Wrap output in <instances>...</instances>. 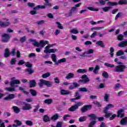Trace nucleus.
<instances>
[{
  "mask_svg": "<svg viewBox=\"0 0 127 127\" xmlns=\"http://www.w3.org/2000/svg\"><path fill=\"white\" fill-rule=\"evenodd\" d=\"M25 65L26 66V67H28V68H31L32 67V64H29V62L25 64Z\"/></svg>",
  "mask_w": 127,
  "mask_h": 127,
  "instance_id": "69168bd1",
  "label": "nucleus"
},
{
  "mask_svg": "<svg viewBox=\"0 0 127 127\" xmlns=\"http://www.w3.org/2000/svg\"><path fill=\"white\" fill-rule=\"evenodd\" d=\"M43 85H45L47 87H51L52 86V82L42 79H40V82L38 83L40 88H42Z\"/></svg>",
  "mask_w": 127,
  "mask_h": 127,
  "instance_id": "20e7f679",
  "label": "nucleus"
},
{
  "mask_svg": "<svg viewBox=\"0 0 127 127\" xmlns=\"http://www.w3.org/2000/svg\"><path fill=\"white\" fill-rule=\"evenodd\" d=\"M122 14H123L122 12H118V14L115 16V20H117L119 17H121L122 16Z\"/></svg>",
  "mask_w": 127,
  "mask_h": 127,
  "instance_id": "603ef678",
  "label": "nucleus"
},
{
  "mask_svg": "<svg viewBox=\"0 0 127 127\" xmlns=\"http://www.w3.org/2000/svg\"><path fill=\"white\" fill-rule=\"evenodd\" d=\"M118 2H112L109 1L107 2V5H108L109 6H116L118 5Z\"/></svg>",
  "mask_w": 127,
  "mask_h": 127,
  "instance_id": "4be33fe9",
  "label": "nucleus"
},
{
  "mask_svg": "<svg viewBox=\"0 0 127 127\" xmlns=\"http://www.w3.org/2000/svg\"><path fill=\"white\" fill-rule=\"evenodd\" d=\"M53 102V100L51 99H46L44 101L45 104H47L48 105H50L51 104H52Z\"/></svg>",
  "mask_w": 127,
  "mask_h": 127,
  "instance_id": "f704fd0d",
  "label": "nucleus"
},
{
  "mask_svg": "<svg viewBox=\"0 0 127 127\" xmlns=\"http://www.w3.org/2000/svg\"><path fill=\"white\" fill-rule=\"evenodd\" d=\"M104 65L106 67H110V68H113L112 69L113 71L117 73H123V72H125V70L127 68V66L124 64H120L115 66V64L105 63Z\"/></svg>",
  "mask_w": 127,
  "mask_h": 127,
  "instance_id": "f257e3e1",
  "label": "nucleus"
},
{
  "mask_svg": "<svg viewBox=\"0 0 127 127\" xmlns=\"http://www.w3.org/2000/svg\"><path fill=\"white\" fill-rule=\"evenodd\" d=\"M127 117H125V118H123L121 121L120 123L121 125L122 126H124V125H126V124H127Z\"/></svg>",
  "mask_w": 127,
  "mask_h": 127,
  "instance_id": "473e14b6",
  "label": "nucleus"
},
{
  "mask_svg": "<svg viewBox=\"0 0 127 127\" xmlns=\"http://www.w3.org/2000/svg\"><path fill=\"white\" fill-rule=\"evenodd\" d=\"M25 71L28 73L29 75H31V74H33V73H34V70L31 68H26L25 69Z\"/></svg>",
  "mask_w": 127,
  "mask_h": 127,
  "instance_id": "412c9836",
  "label": "nucleus"
},
{
  "mask_svg": "<svg viewBox=\"0 0 127 127\" xmlns=\"http://www.w3.org/2000/svg\"><path fill=\"white\" fill-rule=\"evenodd\" d=\"M104 100L106 102H109V94H105L104 96Z\"/></svg>",
  "mask_w": 127,
  "mask_h": 127,
  "instance_id": "680f3d73",
  "label": "nucleus"
},
{
  "mask_svg": "<svg viewBox=\"0 0 127 127\" xmlns=\"http://www.w3.org/2000/svg\"><path fill=\"white\" fill-rule=\"evenodd\" d=\"M12 99H14V94H9L7 97L4 98L5 101H9Z\"/></svg>",
  "mask_w": 127,
  "mask_h": 127,
  "instance_id": "2eb2a0df",
  "label": "nucleus"
},
{
  "mask_svg": "<svg viewBox=\"0 0 127 127\" xmlns=\"http://www.w3.org/2000/svg\"><path fill=\"white\" fill-rule=\"evenodd\" d=\"M43 121L44 122H45V123H48V122H50V121H51V119L49 118V116H48V115H45L44 116Z\"/></svg>",
  "mask_w": 127,
  "mask_h": 127,
  "instance_id": "393cba45",
  "label": "nucleus"
},
{
  "mask_svg": "<svg viewBox=\"0 0 127 127\" xmlns=\"http://www.w3.org/2000/svg\"><path fill=\"white\" fill-rule=\"evenodd\" d=\"M118 11H119V8H115L112 10V14H116Z\"/></svg>",
  "mask_w": 127,
  "mask_h": 127,
  "instance_id": "338daca9",
  "label": "nucleus"
},
{
  "mask_svg": "<svg viewBox=\"0 0 127 127\" xmlns=\"http://www.w3.org/2000/svg\"><path fill=\"white\" fill-rule=\"evenodd\" d=\"M40 107V106L39 105V104H38L37 105H36V108L33 110V113H36V112L38 111V109H39Z\"/></svg>",
  "mask_w": 127,
  "mask_h": 127,
  "instance_id": "052dcab7",
  "label": "nucleus"
},
{
  "mask_svg": "<svg viewBox=\"0 0 127 127\" xmlns=\"http://www.w3.org/2000/svg\"><path fill=\"white\" fill-rule=\"evenodd\" d=\"M112 6H106L102 8V9L103 10V11H104L105 12H107L108 11H109L110 10V9H111V8H112Z\"/></svg>",
  "mask_w": 127,
  "mask_h": 127,
  "instance_id": "c9c22d12",
  "label": "nucleus"
},
{
  "mask_svg": "<svg viewBox=\"0 0 127 127\" xmlns=\"http://www.w3.org/2000/svg\"><path fill=\"white\" fill-rule=\"evenodd\" d=\"M87 72L88 70L86 69L79 68L77 70V73H79L80 74H84L85 73H87Z\"/></svg>",
  "mask_w": 127,
  "mask_h": 127,
  "instance_id": "b1692460",
  "label": "nucleus"
},
{
  "mask_svg": "<svg viewBox=\"0 0 127 127\" xmlns=\"http://www.w3.org/2000/svg\"><path fill=\"white\" fill-rule=\"evenodd\" d=\"M89 118H91L92 121H96L97 120V116L95 114H91L88 115Z\"/></svg>",
  "mask_w": 127,
  "mask_h": 127,
  "instance_id": "5701e85b",
  "label": "nucleus"
},
{
  "mask_svg": "<svg viewBox=\"0 0 127 127\" xmlns=\"http://www.w3.org/2000/svg\"><path fill=\"white\" fill-rule=\"evenodd\" d=\"M72 84L74 89H75V88H78V87H80V85L77 82H73Z\"/></svg>",
  "mask_w": 127,
  "mask_h": 127,
  "instance_id": "e2e57ef3",
  "label": "nucleus"
},
{
  "mask_svg": "<svg viewBox=\"0 0 127 127\" xmlns=\"http://www.w3.org/2000/svg\"><path fill=\"white\" fill-rule=\"evenodd\" d=\"M79 104L80 103H78L77 104H75L71 106L70 108L68 109V111L69 112H75L76 110H78L79 108Z\"/></svg>",
  "mask_w": 127,
  "mask_h": 127,
  "instance_id": "9b49d317",
  "label": "nucleus"
},
{
  "mask_svg": "<svg viewBox=\"0 0 127 127\" xmlns=\"http://www.w3.org/2000/svg\"><path fill=\"white\" fill-rule=\"evenodd\" d=\"M49 43V42L48 41H44L43 40H42L40 41V42L39 43V46L41 47H44L46 44H48Z\"/></svg>",
  "mask_w": 127,
  "mask_h": 127,
  "instance_id": "ddd939ff",
  "label": "nucleus"
},
{
  "mask_svg": "<svg viewBox=\"0 0 127 127\" xmlns=\"http://www.w3.org/2000/svg\"><path fill=\"white\" fill-rule=\"evenodd\" d=\"M26 41V36H23L21 38H20V42L21 43H23Z\"/></svg>",
  "mask_w": 127,
  "mask_h": 127,
  "instance_id": "49530a36",
  "label": "nucleus"
},
{
  "mask_svg": "<svg viewBox=\"0 0 127 127\" xmlns=\"http://www.w3.org/2000/svg\"><path fill=\"white\" fill-rule=\"evenodd\" d=\"M93 103L94 105H96V106H97L99 108L102 107V104H100V102H99L98 101H95L93 102Z\"/></svg>",
  "mask_w": 127,
  "mask_h": 127,
  "instance_id": "de8ad7c7",
  "label": "nucleus"
},
{
  "mask_svg": "<svg viewBox=\"0 0 127 127\" xmlns=\"http://www.w3.org/2000/svg\"><path fill=\"white\" fill-rule=\"evenodd\" d=\"M36 86V81L35 80H31L29 81L30 88H34Z\"/></svg>",
  "mask_w": 127,
  "mask_h": 127,
  "instance_id": "4468645a",
  "label": "nucleus"
},
{
  "mask_svg": "<svg viewBox=\"0 0 127 127\" xmlns=\"http://www.w3.org/2000/svg\"><path fill=\"white\" fill-rule=\"evenodd\" d=\"M74 97L75 98L71 99V101H75V100H80V99H81V95H80L78 92H75Z\"/></svg>",
  "mask_w": 127,
  "mask_h": 127,
  "instance_id": "dca6fc26",
  "label": "nucleus"
},
{
  "mask_svg": "<svg viewBox=\"0 0 127 127\" xmlns=\"http://www.w3.org/2000/svg\"><path fill=\"white\" fill-rule=\"evenodd\" d=\"M15 84H16V79L11 81L10 83V87H14Z\"/></svg>",
  "mask_w": 127,
  "mask_h": 127,
  "instance_id": "09e8293b",
  "label": "nucleus"
},
{
  "mask_svg": "<svg viewBox=\"0 0 127 127\" xmlns=\"http://www.w3.org/2000/svg\"><path fill=\"white\" fill-rule=\"evenodd\" d=\"M58 51L57 49H50L49 54L55 53Z\"/></svg>",
  "mask_w": 127,
  "mask_h": 127,
  "instance_id": "4d7b16f0",
  "label": "nucleus"
},
{
  "mask_svg": "<svg viewBox=\"0 0 127 127\" xmlns=\"http://www.w3.org/2000/svg\"><path fill=\"white\" fill-rule=\"evenodd\" d=\"M124 35L123 34H120L117 36V40L119 41H122L124 40Z\"/></svg>",
  "mask_w": 127,
  "mask_h": 127,
  "instance_id": "58836bf2",
  "label": "nucleus"
},
{
  "mask_svg": "<svg viewBox=\"0 0 127 127\" xmlns=\"http://www.w3.org/2000/svg\"><path fill=\"white\" fill-rule=\"evenodd\" d=\"M39 8H41V9H45L46 8V6L45 5V4L44 5H38L37 6L34 7L33 8L34 10H36L37 9H39Z\"/></svg>",
  "mask_w": 127,
  "mask_h": 127,
  "instance_id": "f3484780",
  "label": "nucleus"
},
{
  "mask_svg": "<svg viewBox=\"0 0 127 127\" xmlns=\"http://www.w3.org/2000/svg\"><path fill=\"white\" fill-rule=\"evenodd\" d=\"M94 53V50L93 49H89L86 52V54H93Z\"/></svg>",
  "mask_w": 127,
  "mask_h": 127,
  "instance_id": "bf43d9fd",
  "label": "nucleus"
},
{
  "mask_svg": "<svg viewBox=\"0 0 127 127\" xmlns=\"http://www.w3.org/2000/svg\"><path fill=\"white\" fill-rule=\"evenodd\" d=\"M78 121L79 123H83V122H85V121H87V117L86 116L80 117L79 118Z\"/></svg>",
  "mask_w": 127,
  "mask_h": 127,
  "instance_id": "7c9ffc66",
  "label": "nucleus"
},
{
  "mask_svg": "<svg viewBox=\"0 0 127 127\" xmlns=\"http://www.w3.org/2000/svg\"><path fill=\"white\" fill-rule=\"evenodd\" d=\"M51 74L50 72H47L46 73H44L42 75L43 78H48V77H50Z\"/></svg>",
  "mask_w": 127,
  "mask_h": 127,
  "instance_id": "8fccbe9b",
  "label": "nucleus"
},
{
  "mask_svg": "<svg viewBox=\"0 0 127 127\" xmlns=\"http://www.w3.org/2000/svg\"><path fill=\"white\" fill-rule=\"evenodd\" d=\"M74 73L69 72L65 76V79H66V80H70V79H73V78H74Z\"/></svg>",
  "mask_w": 127,
  "mask_h": 127,
  "instance_id": "a211bd4d",
  "label": "nucleus"
},
{
  "mask_svg": "<svg viewBox=\"0 0 127 127\" xmlns=\"http://www.w3.org/2000/svg\"><path fill=\"white\" fill-rule=\"evenodd\" d=\"M58 119H59V114H56L51 117V120L52 121H57Z\"/></svg>",
  "mask_w": 127,
  "mask_h": 127,
  "instance_id": "cd10ccee",
  "label": "nucleus"
},
{
  "mask_svg": "<svg viewBox=\"0 0 127 127\" xmlns=\"http://www.w3.org/2000/svg\"><path fill=\"white\" fill-rule=\"evenodd\" d=\"M25 124L27 126H29V127H31V126L33 125V123L30 120L26 121Z\"/></svg>",
  "mask_w": 127,
  "mask_h": 127,
  "instance_id": "a18cd8bd",
  "label": "nucleus"
},
{
  "mask_svg": "<svg viewBox=\"0 0 127 127\" xmlns=\"http://www.w3.org/2000/svg\"><path fill=\"white\" fill-rule=\"evenodd\" d=\"M56 23L58 25V28H59V29H63V27L62 25H61V23L59 22H56Z\"/></svg>",
  "mask_w": 127,
  "mask_h": 127,
  "instance_id": "3c124183",
  "label": "nucleus"
},
{
  "mask_svg": "<svg viewBox=\"0 0 127 127\" xmlns=\"http://www.w3.org/2000/svg\"><path fill=\"white\" fill-rule=\"evenodd\" d=\"M6 90H8L9 92H13V91H14V87L13 86V87L7 88Z\"/></svg>",
  "mask_w": 127,
  "mask_h": 127,
  "instance_id": "13d9d810",
  "label": "nucleus"
},
{
  "mask_svg": "<svg viewBox=\"0 0 127 127\" xmlns=\"http://www.w3.org/2000/svg\"><path fill=\"white\" fill-rule=\"evenodd\" d=\"M70 33H73V34H78V33H79V31H78L77 28H73L70 30Z\"/></svg>",
  "mask_w": 127,
  "mask_h": 127,
  "instance_id": "4c0bfd02",
  "label": "nucleus"
},
{
  "mask_svg": "<svg viewBox=\"0 0 127 127\" xmlns=\"http://www.w3.org/2000/svg\"><path fill=\"white\" fill-rule=\"evenodd\" d=\"M19 91H22L23 92V93H24V94H25V95H28V94H29V93H28V92L25 91L24 88H22V87H19Z\"/></svg>",
  "mask_w": 127,
  "mask_h": 127,
  "instance_id": "79ce46f5",
  "label": "nucleus"
},
{
  "mask_svg": "<svg viewBox=\"0 0 127 127\" xmlns=\"http://www.w3.org/2000/svg\"><path fill=\"white\" fill-rule=\"evenodd\" d=\"M127 46V40L123 41L118 44V47H121V48H124Z\"/></svg>",
  "mask_w": 127,
  "mask_h": 127,
  "instance_id": "f8f14e48",
  "label": "nucleus"
},
{
  "mask_svg": "<svg viewBox=\"0 0 127 127\" xmlns=\"http://www.w3.org/2000/svg\"><path fill=\"white\" fill-rule=\"evenodd\" d=\"M96 123L97 122H96V121H91L89 123V124L88 125V127H95V125H96Z\"/></svg>",
  "mask_w": 127,
  "mask_h": 127,
  "instance_id": "a19ab883",
  "label": "nucleus"
},
{
  "mask_svg": "<svg viewBox=\"0 0 127 127\" xmlns=\"http://www.w3.org/2000/svg\"><path fill=\"white\" fill-rule=\"evenodd\" d=\"M10 55V52H9V50L7 48L5 49L4 53V57H5V58H7V57H9Z\"/></svg>",
  "mask_w": 127,
  "mask_h": 127,
  "instance_id": "6ab92c4d",
  "label": "nucleus"
},
{
  "mask_svg": "<svg viewBox=\"0 0 127 127\" xmlns=\"http://www.w3.org/2000/svg\"><path fill=\"white\" fill-rule=\"evenodd\" d=\"M80 5H81V3H78L76 4H75L74 5V6L72 7L71 8L70 10L71 11H76V10H77V7H80Z\"/></svg>",
  "mask_w": 127,
  "mask_h": 127,
  "instance_id": "aec40b11",
  "label": "nucleus"
},
{
  "mask_svg": "<svg viewBox=\"0 0 127 127\" xmlns=\"http://www.w3.org/2000/svg\"><path fill=\"white\" fill-rule=\"evenodd\" d=\"M102 76L104 77V78H109V74L108 72L106 71H104L103 73H102Z\"/></svg>",
  "mask_w": 127,
  "mask_h": 127,
  "instance_id": "37998d69",
  "label": "nucleus"
},
{
  "mask_svg": "<svg viewBox=\"0 0 127 127\" xmlns=\"http://www.w3.org/2000/svg\"><path fill=\"white\" fill-rule=\"evenodd\" d=\"M96 44L97 45H99V46H100V47H102V48H105V44L102 41H98L96 43Z\"/></svg>",
  "mask_w": 127,
  "mask_h": 127,
  "instance_id": "c85d7f7f",
  "label": "nucleus"
},
{
  "mask_svg": "<svg viewBox=\"0 0 127 127\" xmlns=\"http://www.w3.org/2000/svg\"><path fill=\"white\" fill-rule=\"evenodd\" d=\"M2 39L1 40L2 42H8L9 38H10V36L6 33H4L1 35Z\"/></svg>",
  "mask_w": 127,
  "mask_h": 127,
  "instance_id": "0eeeda50",
  "label": "nucleus"
},
{
  "mask_svg": "<svg viewBox=\"0 0 127 127\" xmlns=\"http://www.w3.org/2000/svg\"><path fill=\"white\" fill-rule=\"evenodd\" d=\"M87 9L89 10H91V11H99V9L98 8H95L93 7H87Z\"/></svg>",
  "mask_w": 127,
  "mask_h": 127,
  "instance_id": "ea45409f",
  "label": "nucleus"
},
{
  "mask_svg": "<svg viewBox=\"0 0 127 127\" xmlns=\"http://www.w3.org/2000/svg\"><path fill=\"white\" fill-rule=\"evenodd\" d=\"M118 4L120 5H127V0H119L118 2Z\"/></svg>",
  "mask_w": 127,
  "mask_h": 127,
  "instance_id": "bb28decb",
  "label": "nucleus"
},
{
  "mask_svg": "<svg viewBox=\"0 0 127 127\" xmlns=\"http://www.w3.org/2000/svg\"><path fill=\"white\" fill-rule=\"evenodd\" d=\"M6 22H1L0 21V26L1 27H6V26H8L10 24V23L8 22V19H7L6 20Z\"/></svg>",
  "mask_w": 127,
  "mask_h": 127,
  "instance_id": "9d476101",
  "label": "nucleus"
},
{
  "mask_svg": "<svg viewBox=\"0 0 127 127\" xmlns=\"http://www.w3.org/2000/svg\"><path fill=\"white\" fill-rule=\"evenodd\" d=\"M27 5L29 7H34V3L29 2L27 3Z\"/></svg>",
  "mask_w": 127,
  "mask_h": 127,
  "instance_id": "774afa93",
  "label": "nucleus"
},
{
  "mask_svg": "<svg viewBox=\"0 0 127 127\" xmlns=\"http://www.w3.org/2000/svg\"><path fill=\"white\" fill-rule=\"evenodd\" d=\"M51 46V45H49L45 47V50H44V53H46V54H48L49 53V51L51 49H50Z\"/></svg>",
  "mask_w": 127,
  "mask_h": 127,
  "instance_id": "c756f323",
  "label": "nucleus"
},
{
  "mask_svg": "<svg viewBox=\"0 0 127 127\" xmlns=\"http://www.w3.org/2000/svg\"><path fill=\"white\" fill-rule=\"evenodd\" d=\"M44 23H45V21L43 20L37 21L38 25H41V24H44Z\"/></svg>",
  "mask_w": 127,
  "mask_h": 127,
  "instance_id": "864d4df0",
  "label": "nucleus"
},
{
  "mask_svg": "<svg viewBox=\"0 0 127 127\" xmlns=\"http://www.w3.org/2000/svg\"><path fill=\"white\" fill-rule=\"evenodd\" d=\"M124 112H125V110L123 109L118 110L117 112V118H121V119L124 118V117H125V113Z\"/></svg>",
  "mask_w": 127,
  "mask_h": 127,
  "instance_id": "1a4fd4ad",
  "label": "nucleus"
},
{
  "mask_svg": "<svg viewBox=\"0 0 127 127\" xmlns=\"http://www.w3.org/2000/svg\"><path fill=\"white\" fill-rule=\"evenodd\" d=\"M31 109H32L31 104L24 102V106L22 107V110H23V111H29Z\"/></svg>",
  "mask_w": 127,
  "mask_h": 127,
  "instance_id": "6e6552de",
  "label": "nucleus"
},
{
  "mask_svg": "<svg viewBox=\"0 0 127 127\" xmlns=\"http://www.w3.org/2000/svg\"><path fill=\"white\" fill-rule=\"evenodd\" d=\"M29 92L32 96H33V97H35V96L37 95V92H36V90L34 89H30Z\"/></svg>",
  "mask_w": 127,
  "mask_h": 127,
  "instance_id": "2f4dec72",
  "label": "nucleus"
},
{
  "mask_svg": "<svg viewBox=\"0 0 127 127\" xmlns=\"http://www.w3.org/2000/svg\"><path fill=\"white\" fill-rule=\"evenodd\" d=\"M92 105H84L80 109L81 113H86L88 111H90L92 109Z\"/></svg>",
  "mask_w": 127,
  "mask_h": 127,
  "instance_id": "39448f33",
  "label": "nucleus"
},
{
  "mask_svg": "<svg viewBox=\"0 0 127 127\" xmlns=\"http://www.w3.org/2000/svg\"><path fill=\"white\" fill-rule=\"evenodd\" d=\"M15 62H16V61L15 60V59L12 58L11 59V61L10 62V64L11 65H15Z\"/></svg>",
  "mask_w": 127,
  "mask_h": 127,
  "instance_id": "6e6d98bb",
  "label": "nucleus"
},
{
  "mask_svg": "<svg viewBox=\"0 0 127 127\" xmlns=\"http://www.w3.org/2000/svg\"><path fill=\"white\" fill-rule=\"evenodd\" d=\"M69 94H70V92H69L68 90H66L65 89L61 90V95H69Z\"/></svg>",
  "mask_w": 127,
  "mask_h": 127,
  "instance_id": "a878e982",
  "label": "nucleus"
},
{
  "mask_svg": "<svg viewBox=\"0 0 127 127\" xmlns=\"http://www.w3.org/2000/svg\"><path fill=\"white\" fill-rule=\"evenodd\" d=\"M63 123L61 122H58L57 123L56 127L53 126V127H62Z\"/></svg>",
  "mask_w": 127,
  "mask_h": 127,
  "instance_id": "0e129e2a",
  "label": "nucleus"
},
{
  "mask_svg": "<svg viewBox=\"0 0 127 127\" xmlns=\"http://www.w3.org/2000/svg\"><path fill=\"white\" fill-rule=\"evenodd\" d=\"M56 58L57 56L55 54L51 55V59L52 61L54 62L55 65H59V64H61V63H65V62H66V58H65L59 60L58 61Z\"/></svg>",
  "mask_w": 127,
  "mask_h": 127,
  "instance_id": "7ed1b4c3",
  "label": "nucleus"
},
{
  "mask_svg": "<svg viewBox=\"0 0 127 127\" xmlns=\"http://www.w3.org/2000/svg\"><path fill=\"white\" fill-rule=\"evenodd\" d=\"M110 55L111 56V57H114V55H115V54H114V52H115V49H114V48L113 47H111L110 49Z\"/></svg>",
  "mask_w": 127,
  "mask_h": 127,
  "instance_id": "e433bc0d",
  "label": "nucleus"
},
{
  "mask_svg": "<svg viewBox=\"0 0 127 127\" xmlns=\"http://www.w3.org/2000/svg\"><path fill=\"white\" fill-rule=\"evenodd\" d=\"M81 79H79L78 81V83H88V82H90V79H89V77H88V76L86 74H84L81 76Z\"/></svg>",
  "mask_w": 127,
  "mask_h": 127,
  "instance_id": "423d86ee",
  "label": "nucleus"
},
{
  "mask_svg": "<svg viewBox=\"0 0 127 127\" xmlns=\"http://www.w3.org/2000/svg\"><path fill=\"white\" fill-rule=\"evenodd\" d=\"M23 64H25V62L23 60H20L17 64L19 65H23Z\"/></svg>",
  "mask_w": 127,
  "mask_h": 127,
  "instance_id": "5fc2aeb1",
  "label": "nucleus"
},
{
  "mask_svg": "<svg viewBox=\"0 0 127 127\" xmlns=\"http://www.w3.org/2000/svg\"><path fill=\"white\" fill-rule=\"evenodd\" d=\"M78 91L79 92H88V89L86 87H80Z\"/></svg>",
  "mask_w": 127,
  "mask_h": 127,
  "instance_id": "c03bdc74",
  "label": "nucleus"
},
{
  "mask_svg": "<svg viewBox=\"0 0 127 127\" xmlns=\"http://www.w3.org/2000/svg\"><path fill=\"white\" fill-rule=\"evenodd\" d=\"M117 56H122V55H125V52L123 50H119L116 53Z\"/></svg>",
  "mask_w": 127,
  "mask_h": 127,
  "instance_id": "72a5a7b5",
  "label": "nucleus"
},
{
  "mask_svg": "<svg viewBox=\"0 0 127 127\" xmlns=\"http://www.w3.org/2000/svg\"><path fill=\"white\" fill-rule=\"evenodd\" d=\"M111 108H114V105L113 104H109L107 105V106L104 108V110L103 111V113L105 114V118L106 119H110V121H113L115 120V118H117V114H113L112 113H108L109 109H111Z\"/></svg>",
  "mask_w": 127,
  "mask_h": 127,
  "instance_id": "f03ea898",
  "label": "nucleus"
}]
</instances>
